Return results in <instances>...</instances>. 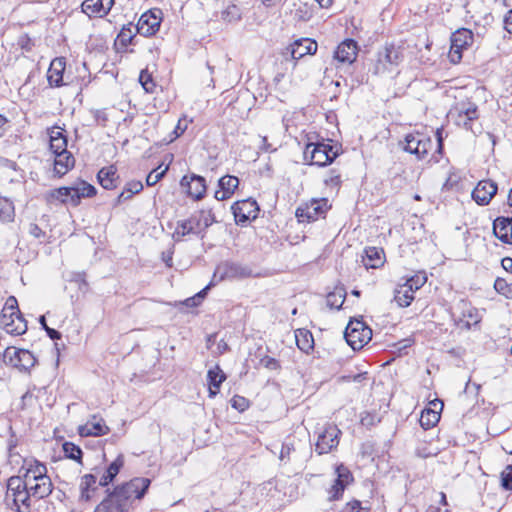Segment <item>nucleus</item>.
Returning a JSON list of instances; mask_svg holds the SVG:
<instances>
[{"instance_id": "obj_52", "label": "nucleus", "mask_w": 512, "mask_h": 512, "mask_svg": "<svg viewBox=\"0 0 512 512\" xmlns=\"http://www.w3.org/2000/svg\"><path fill=\"white\" fill-rule=\"evenodd\" d=\"M96 483V477L92 474H86L81 479V490H82V497L88 498V495H85L86 492Z\"/></svg>"}, {"instance_id": "obj_28", "label": "nucleus", "mask_w": 512, "mask_h": 512, "mask_svg": "<svg viewBox=\"0 0 512 512\" xmlns=\"http://www.w3.org/2000/svg\"><path fill=\"white\" fill-rule=\"evenodd\" d=\"M97 178L100 185L107 190L116 188L119 180L117 170L113 165L100 169Z\"/></svg>"}, {"instance_id": "obj_59", "label": "nucleus", "mask_w": 512, "mask_h": 512, "mask_svg": "<svg viewBox=\"0 0 512 512\" xmlns=\"http://www.w3.org/2000/svg\"><path fill=\"white\" fill-rule=\"evenodd\" d=\"M29 233L35 238H40L44 236V232L42 231V229L35 223H31L29 225Z\"/></svg>"}, {"instance_id": "obj_4", "label": "nucleus", "mask_w": 512, "mask_h": 512, "mask_svg": "<svg viewBox=\"0 0 512 512\" xmlns=\"http://www.w3.org/2000/svg\"><path fill=\"white\" fill-rule=\"evenodd\" d=\"M0 325L11 335H22L27 331V322L20 313L17 299L9 296L0 315Z\"/></svg>"}, {"instance_id": "obj_6", "label": "nucleus", "mask_w": 512, "mask_h": 512, "mask_svg": "<svg viewBox=\"0 0 512 512\" xmlns=\"http://www.w3.org/2000/svg\"><path fill=\"white\" fill-rule=\"evenodd\" d=\"M346 342L353 350H360L372 338V330L362 320H351L344 332Z\"/></svg>"}, {"instance_id": "obj_48", "label": "nucleus", "mask_w": 512, "mask_h": 512, "mask_svg": "<svg viewBox=\"0 0 512 512\" xmlns=\"http://www.w3.org/2000/svg\"><path fill=\"white\" fill-rule=\"evenodd\" d=\"M167 170L168 167L161 169V166L152 170L146 177L147 186H154L155 184H157L163 178Z\"/></svg>"}, {"instance_id": "obj_21", "label": "nucleus", "mask_w": 512, "mask_h": 512, "mask_svg": "<svg viewBox=\"0 0 512 512\" xmlns=\"http://www.w3.org/2000/svg\"><path fill=\"white\" fill-rule=\"evenodd\" d=\"M109 432V427L105 424L103 418L93 415L82 426L79 427V434L83 437L87 436H103Z\"/></svg>"}, {"instance_id": "obj_11", "label": "nucleus", "mask_w": 512, "mask_h": 512, "mask_svg": "<svg viewBox=\"0 0 512 512\" xmlns=\"http://www.w3.org/2000/svg\"><path fill=\"white\" fill-rule=\"evenodd\" d=\"M327 209V199H312L310 202L299 206L296 210L295 215L299 222H311L323 216Z\"/></svg>"}, {"instance_id": "obj_44", "label": "nucleus", "mask_w": 512, "mask_h": 512, "mask_svg": "<svg viewBox=\"0 0 512 512\" xmlns=\"http://www.w3.org/2000/svg\"><path fill=\"white\" fill-rule=\"evenodd\" d=\"M427 282V276L425 272H418L415 275L408 278L404 284L408 288H412V291L415 293L419 290L425 283Z\"/></svg>"}, {"instance_id": "obj_64", "label": "nucleus", "mask_w": 512, "mask_h": 512, "mask_svg": "<svg viewBox=\"0 0 512 512\" xmlns=\"http://www.w3.org/2000/svg\"><path fill=\"white\" fill-rule=\"evenodd\" d=\"M46 332H47V335L52 339V340H56V339H60L61 338V333L53 328H46Z\"/></svg>"}, {"instance_id": "obj_15", "label": "nucleus", "mask_w": 512, "mask_h": 512, "mask_svg": "<svg viewBox=\"0 0 512 512\" xmlns=\"http://www.w3.org/2000/svg\"><path fill=\"white\" fill-rule=\"evenodd\" d=\"M232 211L235 221L238 224H244L257 217L259 208L255 200L246 199L238 201L232 205Z\"/></svg>"}, {"instance_id": "obj_13", "label": "nucleus", "mask_w": 512, "mask_h": 512, "mask_svg": "<svg viewBox=\"0 0 512 512\" xmlns=\"http://www.w3.org/2000/svg\"><path fill=\"white\" fill-rule=\"evenodd\" d=\"M473 42V34L470 30L462 28L455 31L451 36V47L449 58L452 63L460 62L462 51L469 47Z\"/></svg>"}, {"instance_id": "obj_8", "label": "nucleus", "mask_w": 512, "mask_h": 512, "mask_svg": "<svg viewBox=\"0 0 512 512\" xmlns=\"http://www.w3.org/2000/svg\"><path fill=\"white\" fill-rule=\"evenodd\" d=\"M252 276L254 274L248 266L234 262H223L216 267L213 278L222 281L244 279Z\"/></svg>"}, {"instance_id": "obj_61", "label": "nucleus", "mask_w": 512, "mask_h": 512, "mask_svg": "<svg viewBox=\"0 0 512 512\" xmlns=\"http://www.w3.org/2000/svg\"><path fill=\"white\" fill-rule=\"evenodd\" d=\"M187 129V124L182 125V120L180 119L178 121L177 126L175 127L173 133H174V139L178 138L180 135L184 133V131Z\"/></svg>"}, {"instance_id": "obj_55", "label": "nucleus", "mask_w": 512, "mask_h": 512, "mask_svg": "<svg viewBox=\"0 0 512 512\" xmlns=\"http://www.w3.org/2000/svg\"><path fill=\"white\" fill-rule=\"evenodd\" d=\"M133 38L132 29L130 27L125 28L123 27L118 34V40L123 46H127L131 43Z\"/></svg>"}, {"instance_id": "obj_7", "label": "nucleus", "mask_w": 512, "mask_h": 512, "mask_svg": "<svg viewBox=\"0 0 512 512\" xmlns=\"http://www.w3.org/2000/svg\"><path fill=\"white\" fill-rule=\"evenodd\" d=\"M4 362L19 371L28 372L36 364L34 355L26 349L6 348L3 353Z\"/></svg>"}, {"instance_id": "obj_5", "label": "nucleus", "mask_w": 512, "mask_h": 512, "mask_svg": "<svg viewBox=\"0 0 512 512\" xmlns=\"http://www.w3.org/2000/svg\"><path fill=\"white\" fill-rule=\"evenodd\" d=\"M304 155L305 158L310 155L311 164L323 167L335 160L338 156V150L331 144V141L310 142L306 145Z\"/></svg>"}, {"instance_id": "obj_37", "label": "nucleus", "mask_w": 512, "mask_h": 512, "mask_svg": "<svg viewBox=\"0 0 512 512\" xmlns=\"http://www.w3.org/2000/svg\"><path fill=\"white\" fill-rule=\"evenodd\" d=\"M29 488L13 494L12 502L18 512H29L31 508L30 497H33Z\"/></svg>"}, {"instance_id": "obj_2", "label": "nucleus", "mask_w": 512, "mask_h": 512, "mask_svg": "<svg viewBox=\"0 0 512 512\" xmlns=\"http://www.w3.org/2000/svg\"><path fill=\"white\" fill-rule=\"evenodd\" d=\"M21 471H24L22 478L25 480L26 486L32 491L34 498L43 499L52 493L53 484L47 475L45 464L35 459H23Z\"/></svg>"}, {"instance_id": "obj_27", "label": "nucleus", "mask_w": 512, "mask_h": 512, "mask_svg": "<svg viewBox=\"0 0 512 512\" xmlns=\"http://www.w3.org/2000/svg\"><path fill=\"white\" fill-rule=\"evenodd\" d=\"M50 137V150L53 154L69 152L67 150V138L60 127H52L48 130Z\"/></svg>"}, {"instance_id": "obj_42", "label": "nucleus", "mask_w": 512, "mask_h": 512, "mask_svg": "<svg viewBox=\"0 0 512 512\" xmlns=\"http://www.w3.org/2000/svg\"><path fill=\"white\" fill-rule=\"evenodd\" d=\"M242 13L241 9L235 5H228L221 11V19L226 23H235L241 20Z\"/></svg>"}, {"instance_id": "obj_3", "label": "nucleus", "mask_w": 512, "mask_h": 512, "mask_svg": "<svg viewBox=\"0 0 512 512\" xmlns=\"http://www.w3.org/2000/svg\"><path fill=\"white\" fill-rule=\"evenodd\" d=\"M215 221L211 211L200 210L191 214L187 219L177 222L173 232V239L181 241L187 235L203 237L205 230Z\"/></svg>"}, {"instance_id": "obj_41", "label": "nucleus", "mask_w": 512, "mask_h": 512, "mask_svg": "<svg viewBox=\"0 0 512 512\" xmlns=\"http://www.w3.org/2000/svg\"><path fill=\"white\" fill-rule=\"evenodd\" d=\"M28 488L25 480L21 476H12L8 480L6 499H13V494H18V491H22Z\"/></svg>"}, {"instance_id": "obj_23", "label": "nucleus", "mask_w": 512, "mask_h": 512, "mask_svg": "<svg viewBox=\"0 0 512 512\" xmlns=\"http://www.w3.org/2000/svg\"><path fill=\"white\" fill-rule=\"evenodd\" d=\"M66 68L64 57H57L50 63L47 71V80L51 87H60L63 85V74Z\"/></svg>"}, {"instance_id": "obj_38", "label": "nucleus", "mask_w": 512, "mask_h": 512, "mask_svg": "<svg viewBox=\"0 0 512 512\" xmlns=\"http://www.w3.org/2000/svg\"><path fill=\"white\" fill-rule=\"evenodd\" d=\"M142 190H143V184L141 181L132 180V181L127 182L124 190L118 195L115 204L119 205V204L129 200L130 198H132V196L134 194H137Z\"/></svg>"}, {"instance_id": "obj_57", "label": "nucleus", "mask_w": 512, "mask_h": 512, "mask_svg": "<svg viewBox=\"0 0 512 512\" xmlns=\"http://www.w3.org/2000/svg\"><path fill=\"white\" fill-rule=\"evenodd\" d=\"M324 182L327 186L338 187L341 183L340 174L336 173L335 170H331Z\"/></svg>"}, {"instance_id": "obj_40", "label": "nucleus", "mask_w": 512, "mask_h": 512, "mask_svg": "<svg viewBox=\"0 0 512 512\" xmlns=\"http://www.w3.org/2000/svg\"><path fill=\"white\" fill-rule=\"evenodd\" d=\"M345 297L346 292L344 288H335V290L330 292L326 297L327 305L330 308L340 309L345 301Z\"/></svg>"}, {"instance_id": "obj_36", "label": "nucleus", "mask_w": 512, "mask_h": 512, "mask_svg": "<svg viewBox=\"0 0 512 512\" xmlns=\"http://www.w3.org/2000/svg\"><path fill=\"white\" fill-rule=\"evenodd\" d=\"M15 219V206L13 201L5 196H0V221L4 224L12 223Z\"/></svg>"}, {"instance_id": "obj_49", "label": "nucleus", "mask_w": 512, "mask_h": 512, "mask_svg": "<svg viewBox=\"0 0 512 512\" xmlns=\"http://www.w3.org/2000/svg\"><path fill=\"white\" fill-rule=\"evenodd\" d=\"M124 465V457L119 455L107 468L109 479H114Z\"/></svg>"}, {"instance_id": "obj_1", "label": "nucleus", "mask_w": 512, "mask_h": 512, "mask_svg": "<svg viewBox=\"0 0 512 512\" xmlns=\"http://www.w3.org/2000/svg\"><path fill=\"white\" fill-rule=\"evenodd\" d=\"M150 479L137 477L118 486L95 509V512H127L132 500L141 499L150 486Z\"/></svg>"}, {"instance_id": "obj_60", "label": "nucleus", "mask_w": 512, "mask_h": 512, "mask_svg": "<svg viewBox=\"0 0 512 512\" xmlns=\"http://www.w3.org/2000/svg\"><path fill=\"white\" fill-rule=\"evenodd\" d=\"M351 512H363L364 508L361 506V502L353 500L347 504Z\"/></svg>"}, {"instance_id": "obj_30", "label": "nucleus", "mask_w": 512, "mask_h": 512, "mask_svg": "<svg viewBox=\"0 0 512 512\" xmlns=\"http://www.w3.org/2000/svg\"><path fill=\"white\" fill-rule=\"evenodd\" d=\"M54 171L58 176L65 175L74 167L75 159L70 152L54 154Z\"/></svg>"}, {"instance_id": "obj_53", "label": "nucleus", "mask_w": 512, "mask_h": 512, "mask_svg": "<svg viewBox=\"0 0 512 512\" xmlns=\"http://www.w3.org/2000/svg\"><path fill=\"white\" fill-rule=\"evenodd\" d=\"M208 288H209V286L202 289L200 292H198L193 297L187 298L184 301V305H186L187 307H197L198 305H200V303L202 302V300L204 299V297L206 295V291Z\"/></svg>"}, {"instance_id": "obj_12", "label": "nucleus", "mask_w": 512, "mask_h": 512, "mask_svg": "<svg viewBox=\"0 0 512 512\" xmlns=\"http://www.w3.org/2000/svg\"><path fill=\"white\" fill-rule=\"evenodd\" d=\"M340 429L334 424H327L319 433L315 445V451L319 454H326L339 444Z\"/></svg>"}, {"instance_id": "obj_58", "label": "nucleus", "mask_w": 512, "mask_h": 512, "mask_svg": "<svg viewBox=\"0 0 512 512\" xmlns=\"http://www.w3.org/2000/svg\"><path fill=\"white\" fill-rule=\"evenodd\" d=\"M292 451H294L293 444L290 442H284L279 456L280 460H288Z\"/></svg>"}, {"instance_id": "obj_26", "label": "nucleus", "mask_w": 512, "mask_h": 512, "mask_svg": "<svg viewBox=\"0 0 512 512\" xmlns=\"http://www.w3.org/2000/svg\"><path fill=\"white\" fill-rule=\"evenodd\" d=\"M493 233L502 242L512 244V217H497L493 222Z\"/></svg>"}, {"instance_id": "obj_10", "label": "nucleus", "mask_w": 512, "mask_h": 512, "mask_svg": "<svg viewBox=\"0 0 512 512\" xmlns=\"http://www.w3.org/2000/svg\"><path fill=\"white\" fill-rule=\"evenodd\" d=\"M452 317L455 324L460 329L465 330H469L473 325L480 322L478 310L465 301H461L457 304L452 312Z\"/></svg>"}, {"instance_id": "obj_34", "label": "nucleus", "mask_w": 512, "mask_h": 512, "mask_svg": "<svg viewBox=\"0 0 512 512\" xmlns=\"http://www.w3.org/2000/svg\"><path fill=\"white\" fill-rule=\"evenodd\" d=\"M394 300L400 307H408L414 300L412 288H408L404 283L399 284L394 291Z\"/></svg>"}, {"instance_id": "obj_56", "label": "nucleus", "mask_w": 512, "mask_h": 512, "mask_svg": "<svg viewBox=\"0 0 512 512\" xmlns=\"http://www.w3.org/2000/svg\"><path fill=\"white\" fill-rule=\"evenodd\" d=\"M294 17L298 20L307 21L311 18V13L306 5H299V7L295 10Z\"/></svg>"}, {"instance_id": "obj_62", "label": "nucleus", "mask_w": 512, "mask_h": 512, "mask_svg": "<svg viewBox=\"0 0 512 512\" xmlns=\"http://www.w3.org/2000/svg\"><path fill=\"white\" fill-rule=\"evenodd\" d=\"M261 146H260V149L263 151V152H273L275 151L276 149L275 148H272L271 147V144L268 143V140H267V137L266 136H263L261 137Z\"/></svg>"}, {"instance_id": "obj_20", "label": "nucleus", "mask_w": 512, "mask_h": 512, "mask_svg": "<svg viewBox=\"0 0 512 512\" xmlns=\"http://www.w3.org/2000/svg\"><path fill=\"white\" fill-rule=\"evenodd\" d=\"M317 42L309 39L302 38L294 41L287 50L294 60H299L305 55H313L317 51Z\"/></svg>"}, {"instance_id": "obj_43", "label": "nucleus", "mask_w": 512, "mask_h": 512, "mask_svg": "<svg viewBox=\"0 0 512 512\" xmlns=\"http://www.w3.org/2000/svg\"><path fill=\"white\" fill-rule=\"evenodd\" d=\"M422 133L416 132V133H410L407 134L405 137V144L403 146V149L406 152H409L411 154L419 153V145L421 142Z\"/></svg>"}, {"instance_id": "obj_50", "label": "nucleus", "mask_w": 512, "mask_h": 512, "mask_svg": "<svg viewBox=\"0 0 512 512\" xmlns=\"http://www.w3.org/2000/svg\"><path fill=\"white\" fill-rule=\"evenodd\" d=\"M432 147V141L429 137H427L426 135L422 134V138H421V142H420V145H419V153H416L415 156L417 157V159L421 160V159H424L426 157V155L428 154V151L431 149Z\"/></svg>"}, {"instance_id": "obj_9", "label": "nucleus", "mask_w": 512, "mask_h": 512, "mask_svg": "<svg viewBox=\"0 0 512 512\" xmlns=\"http://www.w3.org/2000/svg\"><path fill=\"white\" fill-rule=\"evenodd\" d=\"M400 49L394 45L385 46L383 50L377 54V59L374 64L373 73L376 75L383 74L391 71L393 67L397 66L401 61Z\"/></svg>"}, {"instance_id": "obj_18", "label": "nucleus", "mask_w": 512, "mask_h": 512, "mask_svg": "<svg viewBox=\"0 0 512 512\" xmlns=\"http://www.w3.org/2000/svg\"><path fill=\"white\" fill-rule=\"evenodd\" d=\"M335 472L337 478L329 491V499L331 501L338 500L342 496L345 488L353 481L352 473L343 464L338 465Z\"/></svg>"}, {"instance_id": "obj_45", "label": "nucleus", "mask_w": 512, "mask_h": 512, "mask_svg": "<svg viewBox=\"0 0 512 512\" xmlns=\"http://www.w3.org/2000/svg\"><path fill=\"white\" fill-rule=\"evenodd\" d=\"M494 288L499 294L512 299V282H508L506 279L499 277L494 282Z\"/></svg>"}, {"instance_id": "obj_29", "label": "nucleus", "mask_w": 512, "mask_h": 512, "mask_svg": "<svg viewBox=\"0 0 512 512\" xmlns=\"http://www.w3.org/2000/svg\"><path fill=\"white\" fill-rule=\"evenodd\" d=\"M71 187L73 206H77L82 198L92 197L96 194V188L86 181L76 182Z\"/></svg>"}, {"instance_id": "obj_17", "label": "nucleus", "mask_w": 512, "mask_h": 512, "mask_svg": "<svg viewBox=\"0 0 512 512\" xmlns=\"http://www.w3.org/2000/svg\"><path fill=\"white\" fill-rule=\"evenodd\" d=\"M358 55V45L353 39H346L334 51L333 59L339 64L351 65Z\"/></svg>"}, {"instance_id": "obj_47", "label": "nucleus", "mask_w": 512, "mask_h": 512, "mask_svg": "<svg viewBox=\"0 0 512 512\" xmlns=\"http://www.w3.org/2000/svg\"><path fill=\"white\" fill-rule=\"evenodd\" d=\"M139 81L144 88V90L148 93H153L156 87L155 82L152 79L150 73L147 70H142L139 76Z\"/></svg>"}, {"instance_id": "obj_46", "label": "nucleus", "mask_w": 512, "mask_h": 512, "mask_svg": "<svg viewBox=\"0 0 512 512\" xmlns=\"http://www.w3.org/2000/svg\"><path fill=\"white\" fill-rule=\"evenodd\" d=\"M63 451L67 458L75 461H80L82 457V450L80 447L71 442H65L63 444Z\"/></svg>"}, {"instance_id": "obj_33", "label": "nucleus", "mask_w": 512, "mask_h": 512, "mask_svg": "<svg viewBox=\"0 0 512 512\" xmlns=\"http://www.w3.org/2000/svg\"><path fill=\"white\" fill-rule=\"evenodd\" d=\"M46 201L50 204L55 201L72 204V187H60L49 191L46 194Z\"/></svg>"}, {"instance_id": "obj_32", "label": "nucleus", "mask_w": 512, "mask_h": 512, "mask_svg": "<svg viewBox=\"0 0 512 512\" xmlns=\"http://www.w3.org/2000/svg\"><path fill=\"white\" fill-rule=\"evenodd\" d=\"M363 264L368 268H378L384 262V252L376 247H368L364 250Z\"/></svg>"}, {"instance_id": "obj_63", "label": "nucleus", "mask_w": 512, "mask_h": 512, "mask_svg": "<svg viewBox=\"0 0 512 512\" xmlns=\"http://www.w3.org/2000/svg\"><path fill=\"white\" fill-rule=\"evenodd\" d=\"M504 27L509 33H512V9L504 18Z\"/></svg>"}, {"instance_id": "obj_22", "label": "nucleus", "mask_w": 512, "mask_h": 512, "mask_svg": "<svg viewBox=\"0 0 512 512\" xmlns=\"http://www.w3.org/2000/svg\"><path fill=\"white\" fill-rule=\"evenodd\" d=\"M114 0H85L81 7L82 11L90 18L94 16H105L113 6Z\"/></svg>"}, {"instance_id": "obj_25", "label": "nucleus", "mask_w": 512, "mask_h": 512, "mask_svg": "<svg viewBox=\"0 0 512 512\" xmlns=\"http://www.w3.org/2000/svg\"><path fill=\"white\" fill-rule=\"evenodd\" d=\"M429 408L422 411L419 422L424 429H429L435 426L440 420V413L437 409L442 410L443 403L440 400L430 402Z\"/></svg>"}, {"instance_id": "obj_39", "label": "nucleus", "mask_w": 512, "mask_h": 512, "mask_svg": "<svg viewBox=\"0 0 512 512\" xmlns=\"http://www.w3.org/2000/svg\"><path fill=\"white\" fill-rule=\"evenodd\" d=\"M477 117V107L474 104H468L467 107L458 109L457 123L469 128L470 122Z\"/></svg>"}, {"instance_id": "obj_14", "label": "nucleus", "mask_w": 512, "mask_h": 512, "mask_svg": "<svg viewBox=\"0 0 512 512\" xmlns=\"http://www.w3.org/2000/svg\"><path fill=\"white\" fill-rule=\"evenodd\" d=\"M162 12L159 9L149 10L141 15L136 30L143 36L154 35L160 28Z\"/></svg>"}, {"instance_id": "obj_24", "label": "nucleus", "mask_w": 512, "mask_h": 512, "mask_svg": "<svg viewBox=\"0 0 512 512\" xmlns=\"http://www.w3.org/2000/svg\"><path fill=\"white\" fill-rule=\"evenodd\" d=\"M239 185V179L236 176L226 175L219 179V189L215 191V199L223 201L229 199Z\"/></svg>"}, {"instance_id": "obj_35", "label": "nucleus", "mask_w": 512, "mask_h": 512, "mask_svg": "<svg viewBox=\"0 0 512 512\" xmlns=\"http://www.w3.org/2000/svg\"><path fill=\"white\" fill-rule=\"evenodd\" d=\"M295 341L297 347L305 353H309L313 349L314 339L312 333L307 329H297L295 331Z\"/></svg>"}, {"instance_id": "obj_19", "label": "nucleus", "mask_w": 512, "mask_h": 512, "mask_svg": "<svg viewBox=\"0 0 512 512\" xmlns=\"http://www.w3.org/2000/svg\"><path fill=\"white\" fill-rule=\"evenodd\" d=\"M497 192V185L491 180L479 181L472 191L473 200L479 205H487Z\"/></svg>"}, {"instance_id": "obj_31", "label": "nucleus", "mask_w": 512, "mask_h": 512, "mask_svg": "<svg viewBox=\"0 0 512 512\" xmlns=\"http://www.w3.org/2000/svg\"><path fill=\"white\" fill-rule=\"evenodd\" d=\"M207 379L209 383V396L215 397L220 389V385L226 379V375L221 368L216 365L213 369H210L207 373Z\"/></svg>"}, {"instance_id": "obj_51", "label": "nucleus", "mask_w": 512, "mask_h": 512, "mask_svg": "<svg viewBox=\"0 0 512 512\" xmlns=\"http://www.w3.org/2000/svg\"><path fill=\"white\" fill-rule=\"evenodd\" d=\"M501 485L505 490H512V465H508L501 473Z\"/></svg>"}, {"instance_id": "obj_16", "label": "nucleus", "mask_w": 512, "mask_h": 512, "mask_svg": "<svg viewBox=\"0 0 512 512\" xmlns=\"http://www.w3.org/2000/svg\"><path fill=\"white\" fill-rule=\"evenodd\" d=\"M180 185L186 190L187 194L195 200L202 199L206 194V180L202 176L196 174H192L191 176L185 175L182 177Z\"/></svg>"}, {"instance_id": "obj_54", "label": "nucleus", "mask_w": 512, "mask_h": 512, "mask_svg": "<svg viewBox=\"0 0 512 512\" xmlns=\"http://www.w3.org/2000/svg\"><path fill=\"white\" fill-rule=\"evenodd\" d=\"M231 406L236 410L243 412L249 407V403L246 398L242 396L235 395L231 399Z\"/></svg>"}]
</instances>
